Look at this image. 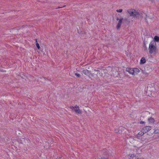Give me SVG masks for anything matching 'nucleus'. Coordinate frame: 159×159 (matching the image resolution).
<instances>
[{
	"label": "nucleus",
	"instance_id": "f257e3e1",
	"mask_svg": "<svg viewBox=\"0 0 159 159\" xmlns=\"http://www.w3.org/2000/svg\"><path fill=\"white\" fill-rule=\"evenodd\" d=\"M111 151L104 149L100 151L99 153V158L103 159H108V157L111 155Z\"/></svg>",
	"mask_w": 159,
	"mask_h": 159
},
{
	"label": "nucleus",
	"instance_id": "f03ea898",
	"mask_svg": "<svg viewBox=\"0 0 159 159\" xmlns=\"http://www.w3.org/2000/svg\"><path fill=\"white\" fill-rule=\"evenodd\" d=\"M149 52L152 54L153 53L155 54L157 51V45L156 43L154 41H151L149 44L148 48Z\"/></svg>",
	"mask_w": 159,
	"mask_h": 159
},
{
	"label": "nucleus",
	"instance_id": "7ed1b4c3",
	"mask_svg": "<svg viewBox=\"0 0 159 159\" xmlns=\"http://www.w3.org/2000/svg\"><path fill=\"white\" fill-rule=\"evenodd\" d=\"M116 20H119L116 26V28L117 30H118L120 28L121 24L122 23L123 24V18H121L120 19H119L118 17H117L116 18Z\"/></svg>",
	"mask_w": 159,
	"mask_h": 159
},
{
	"label": "nucleus",
	"instance_id": "20e7f679",
	"mask_svg": "<svg viewBox=\"0 0 159 159\" xmlns=\"http://www.w3.org/2000/svg\"><path fill=\"white\" fill-rule=\"evenodd\" d=\"M74 110L75 112L76 113H77L79 114L81 113V111L80 110L79 106H78L76 105L75 106V108Z\"/></svg>",
	"mask_w": 159,
	"mask_h": 159
},
{
	"label": "nucleus",
	"instance_id": "39448f33",
	"mask_svg": "<svg viewBox=\"0 0 159 159\" xmlns=\"http://www.w3.org/2000/svg\"><path fill=\"white\" fill-rule=\"evenodd\" d=\"M135 10L133 9H129L127 11L128 12L130 15V16H133L134 15Z\"/></svg>",
	"mask_w": 159,
	"mask_h": 159
},
{
	"label": "nucleus",
	"instance_id": "423d86ee",
	"mask_svg": "<svg viewBox=\"0 0 159 159\" xmlns=\"http://www.w3.org/2000/svg\"><path fill=\"white\" fill-rule=\"evenodd\" d=\"M126 70L129 74L133 75V68L127 67L126 68Z\"/></svg>",
	"mask_w": 159,
	"mask_h": 159
},
{
	"label": "nucleus",
	"instance_id": "0eeeda50",
	"mask_svg": "<svg viewBox=\"0 0 159 159\" xmlns=\"http://www.w3.org/2000/svg\"><path fill=\"white\" fill-rule=\"evenodd\" d=\"M82 72L84 74L87 75H89L90 73V71L87 69L83 70Z\"/></svg>",
	"mask_w": 159,
	"mask_h": 159
},
{
	"label": "nucleus",
	"instance_id": "6e6552de",
	"mask_svg": "<svg viewBox=\"0 0 159 159\" xmlns=\"http://www.w3.org/2000/svg\"><path fill=\"white\" fill-rule=\"evenodd\" d=\"M123 24H128L129 23V21L128 20L127 18H123Z\"/></svg>",
	"mask_w": 159,
	"mask_h": 159
},
{
	"label": "nucleus",
	"instance_id": "1a4fd4ad",
	"mask_svg": "<svg viewBox=\"0 0 159 159\" xmlns=\"http://www.w3.org/2000/svg\"><path fill=\"white\" fill-rule=\"evenodd\" d=\"M140 70L137 68H133V75L137 74Z\"/></svg>",
	"mask_w": 159,
	"mask_h": 159
},
{
	"label": "nucleus",
	"instance_id": "9d476101",
	"mask_svg": "<svg viewBox=\"0 0 159 159\" xmlns=\"http://www.w3.org/2000/svg\"><path fill=\"white\" fill-rule=\"evenodd\" d=\"M152 41H155V43L159 42V37L155 36L154 38V40Z\"/></svg>",
	"mask_w": 159,
	"mask_h": 159
},
{
	"label": "nucleus",
	"instance_id": "9b49d317",
	"mask_svg": "<svg viewBox=\"0 0 159 159\" xmlns=\"http://www.w3.org/2000/svg\"><path fill=\"white\" fill-rule=\"evenodd\" d=\"M140 16V14L139 12H136L135 11L133 17L135 18H139V16Z\"/></svg>",
	"mask_w": 159,
	"mask_h": 159
},
{
	"label": "nucleus",
	"instance_id": "f8f14e48",
	"mask_svg": "<svg viewBox=\"0 0 159 159\" xmlns=\"http://www.w3.org/2000/svg\"><path fill=\"white\" fill-rule=\"evenodd\" d=\"M151 127L150 126H146L144 127V129H145V131L147 132L151 129Z\"/></svg>",
	"mask_w": 159,
	"mask_h": 159
},
{
	"label": "nucleus",
	"instance_id": "ddd939ff",
	"mask_svg": "<svg viewBox=\"0 0 159 159\" xmlns=\"http://www.w3.org/2000/svg\"><path fill=\"white\" fill-rule=\"evenodd\" d=\"M129 159H136V157L134 154H131L130 155H129Z\"/></svg>",
	"mask_w": 159,
	"mask_h": 159
},
{
	"label": "nucleus",
	"instance_id": "4468645a",
	"mask_svg": "<svg viewBox=\"0 0 159 159\" xmlns=\"http://www.w3.org/2000/svg\"><path fill=\"white\" fill-rule=\"evenodd\" d=\"M148 120L149 122L151 123H153L155 121L154 119L151 117L149 118Z\"/></svg>",
	"mask_w": 159,
	"mask_h": 159
},
{
	"label": "nucleus",
	"instance_id": "2eb2a0df",
	"mask_svg": "<svg viewBox=\"0 0 159 159\" xmlns=\"http://www.w3.org/2000/svg\"><path fill=\"white\" fill-rule=\"evenodd\" d=\"M146 62V59L144 57L142 58L140 60V64H143L145 63Z\"/></svg>",
	"mask_w": 159,
	"mask_h": 159
},
{
	"label": "nucleus",
	"instance_id": "dca6fc26",
	"mask_svg": "<svg viewBox=\"0 0 159 159\" xmlns=\"http://www.w3.org/2000/svg\"><path fill=\"white\" fill-rule=\"evenodd\" d=\"M35 40L36 42V47H37V48H38V49H39L40 47L39 44L37 43V39H35Z\"/></svg>",
	"mask_w": 159,
	"mask_h": 159
},
{
	"label": "nucleus",
	"instance_id": "f3484780",
	"mask_svg": "<svg viewBox=\"0 0 159 159\" xmlns=\"http://www.w3.org/2000/svg\"><path fill=\"white\" fill-rule=\"evenodd\" d=\"M144 134V132L143 133V132L140 131L138 135L139 136H142Z\"/></svg>",
	"mask_w": 159,
	"mask_h": 159
},
{
	"label": "nucleus",
	"instance_id": "a211bd4d",
	"mask_svg": "<svg viewBox=\"0 0 159 159\" xmlns=\"http://www.w3.org/2000/svg\"><path fill=\"white\" fill-rule=\"evenodd\" d=\"M116 11L118 12H121L122 11V9H117L116 10Z\"/></svg>",
	"mask_w": 159,
	"mask_h": 159
},
{
	"label": "nucleus",
	"instance_id": "6ab92c4d",
	"mask_svg": "<svg viewBox=\"0 0 159 159\" xmlns=\"http://www.w3.org/2000/svg\"><path fill=\"white\" fill-rule=\"evenodd\" d=\"M141 131L143 132V133L144 132V134L147 132L146 131H145V129H144V127L142 129Z\"/></svg>",
	"mask_w": 159,
	"mask_h": 159
},
{
	"label": "nucleus",
	"instance_id": "aec40b11",
	"mask_svg": "<svg viewBox=\"0 0 159 159\" xmlns=\"http://www.w3.org/2000/svg\"><path fill=\"white\" fill-rule=\"evenodd\" d=\"M75 75L76 76L78 77H80V75L77 73H75Z\"/></svg>",
	"mask_w": 159,
	"mask_h": 159
},
{
	"label": "nucleus",
	"instance_id": "412c9836",
	"mask_svg": "<svg viewBox=\"0 0 159 159\" xmlns=\"http://www.w3.org/2000/svg\"><path fill=\"white\" fill-rule=\"evenodd\" d=\"M129 156L127 155L125 156V157L124 158V159H129Z\"/></svg>",
	"mask_w": 159,
	"mask_h": 159
},
{
	"label": "nucleus",
	"instance_id": "4be33fe9",
	"mask_svg": "<svg viewBox=\"0 0 159 159\" xmlns=\"http://www.w3.org/2000/svg\"><path fill=\"white\" fill-rule=\"evenodd\" d=\"M70 108L72 110H74V109L75 108V107H74L73 106H72L70 107Z\"/></svg>",
	"mask_w": 159,
	"mask_h": 159
},
{
	"label": "nucleus",
	"instance_id": "5701e85b",
	"mask_svg": "<svg viewBox=\"0 0 159 159\" xmlns=\"http://www.w3.org/2000/svg\"><path fill=\"white\" fill-rule=\"evenodd\" d=\"M144 122H143V121H141V122H140V124H144Z\"/></svg>",
	"mask_w": 159,
	"mask_h": 159
},
{
	"label": "nucleus",
	"instance_id": "b1692460",
	"mask_svg": "<svg viewBox=\"0 0 159 159\" xmlns=\"http://www.w3.org/2000/svg\"><path fill=\"white\" fill-rule=\"evenodd\" d=\"M136 159H144V158H137V157H136Z\"/></svg>",
	"mask_w": 159,
	"mask_h": 159
},
{
	"label": "nucleus",
	"instance_id": "393cba45",
	"mask_svg": "<svg viewBox=\"0 0 159 159\" xmlns=\"http://www.w3.org/2000/svg\"><path fill=\"white\" fill-rule=\"evenodd\" d=\"M62 7H58L57 8H59Z\"/></svg>",
	"mask_w": 159,
	"mask_h": 159
},
{
	"label": "nucleus",
	"instance_id": "a878e982",
	"mask_svg": "<svg viewBox=\"0 0 159 159\" xmlns=\"http://www.w3.org/2000/svg\"><path fill=\"white\" fill-rule=\"evenodd\" d=\"M59 159H62L61 158H59Z\"/></svg>",
	"mask_w": 159,
	"mask_h": 159
}]
</instances>
